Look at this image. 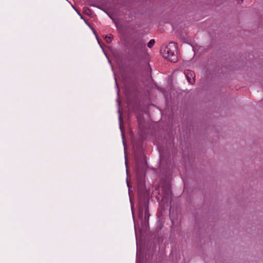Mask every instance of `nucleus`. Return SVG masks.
<instances>
[{
    "mask_svg": "<svg viewBox=\"0 0 263 263\" xmlns=\"http://www.w3.org/2000/svg\"><path fill=\"white\" fill-rule=\"evenodd\" d=\"M138 199L139 208V217L142 218L144 213V219H142L141 225L143 228L146 229L149 221L150 214L148 211V198H129L132 209L134 206L135 199Z\"/></svg>",
    "mask_w": 263,
    "mask_h": 263,
    "instance_id": "nucleus-2",
    "label": "nucleus"
},
{
    "mask_svg": "<svg viewBox=\"0 0 263 263\" xmlns=\"http://www.w3.org/2000/svg\"><path fill=\"white\" fill-rule=\"evenodd\" d=\"M83 13L88 16H91L92 14V11L89 8L84 7L83 8Z\"/></svg>",
    "mask_w": 263,
    "mask_h": 263,
    "instance_id": "nucleus-6",
    "label": "nucleus"
},
{
    "mask_svg": "<svg viewBox=\"0 0 263 263\" xmlns=\"http://www.w3.org/2000/svg\"><path fill=\"white\" fill-rule=\"evenodd\" d=\"M237 1L238 3H239V4H241L243 2V0H237Z\"/></svg>",
    "mask_w": 263,
    "mask_h": 263,
    "instance_id": "nucleus-11",
    "label": "nucleus"
},
{
    "mask_svg": "<svg viewBox=\"0 0 263 263\" xmlns=\"http://www.w3.org/2000/svg\"><path fill=\"white\" fill-rule=\"evenodd\" d=\"M135 160L136 163V178L137 190L139 197H146L147 190L145 186V176L147 168L146 157L142 150L135 154Z\"/></svg>",
    "mask_w": 263,
    "mask_h": 263,
    "instance_id": "nucleus-1",
    "label": "nucleus"
},
{
    "mask_svg": "<svg viewBox=\"0 0 263 263\" xmlns=\"http://www.w3.org/2000/svg\"><path fill=\"white\" fill-rule=\"evenodd\" d=\"M113 38L114 36L111 34L106 35L105 36V42L108 44L112 42Z\"/></svg>",
    "mask_w": 263,
    "mask_h": 263,
    "instance_id": "nucleus-7",
    "label": "nucleus"
},
{
    "mask_svg": "<svg viewBox=\"0 0 263 263\" xmlns=\"http://www.w3.org/2000/svg\"><path fill=\"white\" fill-rule=\"evenodd\" d=\"M177 44L171 42L162 51V55L171 62L175 63L177 61Z\"/></svg>",
    "mask_w": 263,
    "mask_h": 263,
    "instance_id": "nucleus-3",
    "label": "nucleus"
},
{
    "mask_svg": "<svg viewBox=\"0 0 263 263\" xmlns=\"http://www.w3.org/2000/svg\"><path fill=\"white\" fill-rule=\"evenodd\" d=\"M121 115L119 116V120H121Z\"/></svg>",
    "mask_w": 263,
    "mask_h": 263,
    "instance_id": "nucleus-12",
    "label": "nucleus"
},
{
    "mask_svg": "<svg viewBox=\"0 0 263 263\" xmlns=\"http://www.w3.org/2000/svg\"><path fill=\"white\" fill-rule=\"evenodd\" d=\"M74 9L77 11V12L79 14V15L80 16L82 20H84L83 16L81 14L80 11L76 9Z\"/></svg>",
    "mask_w": 263,
    "mask_h": 263,
    "instance_id": "nucleus-10",
    "label": "nucleus"
},
{
    "mask_svg": "<svg viewBox=\"0 0 263 263\" xmlns=\"http://www.w3.org/2000/svg\"><path fill=\"white\" fill-rule=\"evenodd\" d=\"M155 43V41L154 39L151 40L147 44V46L149 48H152Z\"/></svg>",
    "mask_w": 263,
    "mask_h": 263,
    "instance_id": "nucleus-8",
    "label": "nucleus"
},
{
    "mask_svg": "<svg viewBox=\"0 0 263 263\" xmlns=\"http://www.w3.org/2000/svg\"><path fill=\"white\" fill-rule=\"evenodd\" d=\"M127 186L128 187V192H129V197H132V195L130 194V186L129 185V183H128V182L127 181Z\"/></svg>",
    "mask_w": 263,
    "mask_h": 263,
    "instance_id": "nucleus-9",
    "label": "nucleus"
},
{
    "mask_svg": "<svg viewBox=\"0 0 263 263\" xmlns=\"http://www.w3.org/2000/svg\"><path fill=\"white\" fill-rule=\"evenodd\" d=\"M134 48L136 50H141L145 47V43L142 40H137L133 43Z\"/></svg>",
    "mask_w": 263,
    "mask_h": 263,
    "instance_id": "nucleus-5",
    "label": "nucleus"
},
{
    "mask_svg": "<svg viewBox=\"0 0 263 263\" xmlns=\"http://www.w3.org/2000/svg\"><path fill=\"white\" fill-rule=\"evenodd\" d=\"M168 193L171 192H170V189H168Z\"/></svg>",
    "mask_w": 263,
    "mask_h": 263,
    "instance_id": "nucleus-13",
    "label": "nucleus"
},
{
    "mask_svg": "<svg viewBox=\"0 0 263 263\" xmlns=\"http://www.w3.org/2000/svg\"><path fill=\"white\" fill-rule=\"evenodd\" d=\"M184 74L186 78L187 81L190 84H193L195 81V74L193 71L191 70H185Z\"/></svg>",
    "mask_w": 263,
    "mask_h": 263,
    "instance_id": "nucleus-4",
    "label": "nucleus"
}]
</instances>
